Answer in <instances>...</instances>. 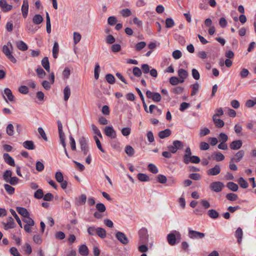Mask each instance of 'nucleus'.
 <instances>
[{
    "instance_id": "32",
    "label": "nucleus",
    "mask_w": 256,
    "mask_h": 256,
    "mask_svg": "<svg viewBox=\"0 0 256 256\" xmlns=\"http://www.w3.org/2000/svg\"><path fill=\"white\" fill-rule=\"evenodd\" d=\"M26 28L28 32L32 33H34L38 30V28L34 27V25L30 22H26Z\"/></svg>"
},
{
    "instance_id": "40",
    "label": "nucleus",
    "mask_w": 256,
    "mask_h": 256,
    "mask_svg": "<svg viewBox=\"0 0 256 256\" xmlns=\"http://www.w3.org/2000/svg\"><path fill=\"white\" fill-rule=\"evenodd\" d=\"M227 200L230 201H236L238 199V196L236 194L234 193L228 194L226 196Z\"/></svg>"
},
{
    "instance_id": "28",
    "label": "nucleus",
    "mask_w": 256,
    "mask_h": 256,
    "mask_svg": "<svg viewBox=\"0 0 256 256\" xmlns=\"http://www.w3.org/2000/svg\"><path fill=\"white\" fill-rule=\"evenodd\" d=\"M243 235L242 229L240 228H238L235 232V236L238 238V242L240 244Z\"/></svg>"
},
{
    "instance_id": "27",
    "label": "nucleus",
    "mask_w": 256,
    "mask_h": 256,
    "mask_svg": "<svg viewBox=\"0 0 256 256\" xmlns=\"http://www.w3.org/2000/svg\"><path fill=\"white\" fill-rule=\"evenodd\" d=\"M212 120L216 126L218 128H222L224 125V122L221 119L217 118H212Z\"/></svg>"
},
{
    "instance_id": "50",
    "label": "nucleus",
    "mask_w": 256,
    "mask_h": 256,
    "mask_svg": "<svg viewBox=\"0 0 256 256\" xmlns=\"http://www.w3.org/2000/svg\"><path fill=\"white\" fill-rule=\"evenodd\" d=\"M146 42H139L136 44L135 46L136 50L137 51H140L142 48H144L146 46Z\"/></svg>"
},
{
    "instance_id": "3",
    "label": "nucleus",
    "mask_w": 256,
    "mask_h": 256,
    "mask_svg": "<svg viewBox=\"0 0 256 256\" xmlns=\"http://www.w3.org/2000/svg\"><path fill=\"white\" fill-rule=\"evenodd\" d=\"M184 147L183 143L178 140L173 141L172 145H170L168 146V149L172 154L176 152L178 150H181Z\"/></svg>"
},
{
    "instance_id": "22",
    "label": "nucleus",
    "mask_w": 256,
    "mask_h": 256,
    "mask_svg": "<svg viewBox=\"0 0 256 256\" xmlns=\"http://www.w3.org/2000/svg\"><path fill=\"white\" fill-rule=\"evenodd\" d=\"M43 20V17L40 14H35L32 18V22L36 24H40Z\"/></svg>"
},
{
    "instance_id": "13",
    "label": "nucleus",
    "mask_w": 256,
    "mask_h": 256,
    "mask_svg": "<svg viewBox=\"0 0 256 256\" xmlns=\"http://www.w3.org/2000/svg\"><path fill=\"white\" fill-rule=\"evenodd\" d=\"M86 200V196L85 194H81L75 199V204L77 206H82L85 204Z\"/></svg>"
},
{
    "instance_id": "42",
    "label": "nucleus",
    "mask_w": 256,
    "mask_h": 256,
    "mask_svg": "<svg viewBox=\"0 0 256 256\" xmlns=\"http://www.w3.org/2000/svg\"><path fill=\"white\" fill-rule=\"evenodd\" d=\"M82 38L81 34L78 32H74L73 34L74 42L75 44L80 42Z\"/></svg>"
},
{
    "instance_id": "52",
    "label": "nucleus",
    "mask_w": 256,
    "mask_h": 256,
    "mask_svg": "<svg viewBox=\"0 0 256 256\" xmlns=\"http://www.w3.org/2000/svg\"><path fill=\"white\" fill-rule=\"evenodd\" d=\"M14 129L13 125L11 124H8L6 127V134L10 136H13L14 132Z\"/></svg>"
},
{
    "instance_id": "55",
    "label": "nucleus",
    "mask_w": 256,
    "mask_h": 256,
    "mask_svg": "<svg viewBox=\"0 0 256 256\" xmlns=\"http://www.w3.org/2000/svg\"><path fill=\"white\" fill-rule=\"evenodd\" d=\"M192 74L193 78L196 80H198L200 78L199 72L196 68H192Z\"/></svg>"
},
{
    "instance_id": "37",
    "label": "nucleus",
    "mask_w": 256,
    "mask_h": 256,
    "mask_svg": "<svg viewBox=\"0 0 256 256\" xmlns=\"http://www.w3.org/2000/svg\"><path fill=\"white\" fill-rule=\"evenodd\" d=\"M96 234L101 238H104L106 237V231L102 228H96Z\"/></svg>"
},
{
    "instance_id": "15",
    "label": "nucleus",
    "mask_w": 256,
    "mask_h": 256,
    "mask_svg": "<svg viewBox=\"0 0 256 256\" xmlns=\"http://www.w3.org/2000/svg\"><path fill=\"white\" fill-rule=\"evenodd\" d=\"M4 162L10 166H14L15 162L14 159L8 153H4L3 155Z\"/></svg>"
},
{
    "instance_id": "46",
    "label": "nucleus",
    "mask_w": 256,
    "mask_h": 256,
    "mask_svg": "<svg viewBox=\"0 0 256 256\" xmlns=\"http://www.w3.org/2000/svg\"><path fill=\"white\" fill-rule=\"evenodd\" d=\"M4 188L9 194H12L14 192V188L8 184H4Z\"/></svg>"
},
{
    "instance_id": "41",
    "label": "nucleus",
    "mask_w": 256,
    "mask_h": 256,
    "mask_svg": "<svg viewBox=\"0 0 256 256\" xmlns=\"http://www.w3.org/2000/svg\"><path fill=\"white\" fill-rule=\"evenodd\" d=\"M120 14L123 17L126 18V17H128L130 16H131L132 12H131L130 10L128 8H124V9L120 11Z\"/></svg>"
},
{
    "instance_id": "60",
    "label": "nucleus",
    "mask_w": 256,
    "mask_h": 256,
    "mask_svg": "<svg viewBox=\"0 0 256 256\" xmlns=\"http://www.w3.org/2000/svg\"><path fill=\"white\" fill-rule=\"evenodd\" d=\"M181 80H180L176 76H172L170 79V84L174 86H176L180 82Z\"/></svg>"
},
{
    "instance_id": "6",
    "label": "nucleus",
    "mask_w": 256,
    "mask_h": 256,
    "mask_svg": "<svg viewBox=\"0 0 256 256\" xmlns=\"http://www.w3.org/2000/svg\"><path fill=\"white\" fill-rule=\"evenodd\" d=\"M224 186V184L220 182H212L210 184V190L216 192H221Z\"/></svg>"
},
{
    "instance_id": "36",
    "label": "nucleus",
    "mask_w": 256,
    "mask_h": 256,
    "mask_svg": "<svg viewBox=\"0 0 256 256\" xmlns=\"http://www.w3.org/2000/svg\"><path fill=\"white\" fill-rule=\"evenodd\" d=\"M4 93L7 96V98L10 101L12 102L14 100V96L10 89L8 88H6L4 90Z\"/></svg>"
},
{
    "instance_id": "51",
    "label": "nucleus",
    "mask_w": 256,
    "mask_h": 256,
    "mask_svg": "<svg viewBox=\"0 0 256 256\" xmlns=\"http://www.w3.org/2000/svg\"><path fill=\"white\" fill-rule=\"evenodd\" d=\"M96 208L98 212H104L106 210V208L104 204L102 203H98L96 204Z\"/></svg>"
},
{
    "instance_id": "20",
    "label": "nucleus",
    "mask_w": 256,
    "mask_h": 256,
    "mask_svg": "<svg viewBox=\"0 0 256 256\" xmlns=\"http://www.w3.org/2000/svg\"><path fill=\"white\" fill-rule=\"evenodd\" d=\"M23 146L28 150H33L35 148V146L32 140H26L22 144Z\"/></svg>"
},
{
    "instance_id": "56",
    "label": "nucleus",
    "mask_w": 256,
    "mask_h": 256,
    "mask_svg": "<svg viewBox=\"0 0 256 256\" xmlns=\"http://www.w3.org/2000/svg\"><path fill=\"white\" fill-rule=\"evenodd\" d=\"M33 240L34 242L38 244H41L42 242V236L39 234H35L33 236Z\"/></svg>"
},
{
    "instance_id": "18",
    "label": "nucleus",
    "mask_w": 256,
    "mask_h": 256,
    "mask_svg": "<svg viewBox=\"0 0 256 256\" xmlns=\"http://www.w3.org/2000/svg\"><path fill=\"white\" fill-rule=\"evenodd\" d=\"M213 159L216 162H220L223 160L225 157L224 155L220 152H214L212 154Z\"/></svg>"
},
{
    "instance_id": "31",
    "label": "nucleus",
    "mask_w": 256,
    "mask_h": 256,
    "mask_svg": "<svg viewBox=\"0 0 256 256\" xmlns=\"http://www.w3.org/2000/svg\"><path fill=\"white\" fill-rule=\"evenodd\" d=\"M59 51V46L57 42H54L52 48V56L54 58H58V54Z\"/></svg>"
},
{
    "instance_id": "25",
    "label": "nucleus",
    "mask_w": 256,
    "mask_h": 256,
    "mask_svg": "<svg viewBox=\"0 0 256 256\" xmlns=\"http://www.w3.org/2000/svg\"><path fill=\"white\" fill-rule=\"evenodd\" d=\"M178 75L180 78L182 79L180 82H184V79L187 78L188 74V72L186 70L182 68H180L178 70Z\"/></svg>"
},
{
    "instance_id": "33",
    "label": "nucleus",
    "mask_w": 256,
    "mask_h": 256,
    "mask_svg": "<svg viewBox=\"0 0 256 256\" xmlns=\"http://www.w3.org/2000/svg\"><path fill=\"white\" fill-rule=\"evenodd\" d=\"M124 151L129 156H132L134 154V150L132 148V147L130 146H126L125 148Z\"/></svg>"
},
{
    "instance_id": "57",
    "label": "nucleus",
    "mask_w": 256,
    "mask_h": 256,
    "mask_svg": "<svg viewBox=\"0 0 256 256\" xmlns=\"http://www.w3.org/2000/svg\"><path fill=\"white\" fill-rule=\"evenodd\" d=\"M23 221L26 223V224L28 225H34V220L30 217V216L24 217L23 219Z\"/></svg>"
},
{
    "instance_id": "1",
    "label": "nucleus",
    "mask_w": 256,
    "mask_h": 256,
    "mask_svg": "<svg viewBox=\"0 0 256 256\" xmlns=\"http://www.w3.org/2000/svg\"><path fill=\"white\" fill-rule=\"evenodd\" d=\"M9 46H10L11 48H12V44L10 42H8L7 45H4L3 46L2 50V52L12 63H16V60L12 54V52L8 48Z\"/></svg>"
},
{
    "instance_id": "47",
    "label": "nucleus",
    "mask_w": 256,
    "mask_h": 256,
    "mask_svg": "<svg viewBox=\"0 0 256 256\" xmlns=\"http://www.w3.org/2000/svg\"><path fill=\"white\" fill-rule=\"evenodd\" d=\"M188 164L190 162L194 164H198L200 161V158L196 156H192L189 158H188Z\"/></svg>"
},
{
    "instance_id": "12",
    "label": "nucleus",
    "mask_w": 256,
    "mask_h": 256,
    "mask_svg": "<svg viewBox=\"0 0 256 256\" xmlns=\"http://www.w3.org/2000/svg\"><path fill=\"white\" fill-rule=\"evenodd\" d=\"M242 142L241 140H236L230 144V148L232 150H238L242 147Z\"/></svg>"
},
{
    "instance_id": "45",
    "label": "nucleus",
    "mask_w": 256,
    "mask_h": 256,
    "mask_svg": "<svg viewBox=\"0 0 256 256\" xmlns=\"http://www.w3.org/2000/svg\"><path fill=\"white\" fill-rule=\"evenodd\" d=\"M174 26V22L172 18H167L166 20V28H171Z\"/></svg>"
},
{
    "instance_id": "24",
    "label": "nucleus",
    "mask_w": 256,
    "mask_h": 256,
    "mask_svg": "<svg viewBox=\"0 0 256 256\" xmlns=\"http://www.w3.org/2000/svg\"><path fill=\"white\" fill-rule=\"evenodd\" d=\"M154 110H156V112L154 113L156 115H160L162 114V110L158 108L156 105L151 104L149 106V112L150 114L154 113Z\"/></svg>"
},
{
    "instance_id": "49",
    "label": "nucleus",
    "mask_w": 256,
    "mask_h": 256,
    "mask_svg": "<svg viewBox=\"0 0 256 256\" xmlns=\"http://www.w3.org/2000/svg\"><path fill=\"white\" fill-rule=\"evenodd\" d=\"M228 136L224 132H221L220 134L218 136L220 142H226L228 141Z\"/></svg>"
},
{
    "instance_id": "17",
    "label": "nucleus",
    "mask_w": 256,
    "mask_h": 256,
    "mask_svg": "<svg viewBox=\"0 0 256 256\" xmlns=\"http://www.w3.org/2000/svg\"><path fill=\"white\" fill-rule=\"evenodd\" d=\"M192 156V152L190 148L188 147L185 150V154L183 157V162L185 164H188L189 158Z\"/></svg>"
},
{
    "instance_id": "5",
    "label": "nucleus",
    "mask_w": 256,
    "mask_h": 256,
    "mask_svg": "<svg viewBox=\"0 0 256 256\" xmlns=\"http://www.w3.org/2000/svg\"><path fill=\"white\" fill-rule=\"evenodd\" d=\"M188 236L191 239L203 238L205 236V234L198 231L194 230L188 228Z\"/></svg>"
},
{
    "instance_id": "23",
    "label": "nucleus",
    "mask_w": 256,
    "mask_h": 256,
    "mask_svg": "<svg viewBox=\"0 0 256 256\" xmlns=\"http://www.w3.org/2000/svg\"><path fill=\"white\" fill-rule=\"evenodd\" d=\"M16 211L20 214L22 215L24 218L30 216L26 208L22 207H17Z\"/></svg>"
},
{
    "instance_id": "7",
    "label": "nucleus",
    "mask_w": 256,
    "mask_h": 256,
    "mask_svg": "<svg viewBox=\"0 0 256 256\" xmlns=\"http://www.w3.org/2000/svg\"><path fill=\"white\" fill-rule=\"evenodd\" d=\"M116 237L117 240L123 244H127L129 242V240L126 235L122 232H117L116 233Z\"/></svg>"
},
{
    "instance_id": "30",
    "label": "nucleus",
    "mask_w": 256,
    "mask_h": 256,
    "mask_svg": "<svg viewBox=\"0 0 256 256\" xmlns=\"http://www.w3.org/2000/svg\"><path fill=\"white\" fill-rule=\"evenodd\" d=\"M227 188L233 192H236L238 190V186L233 182H228L226 184Z\"/></svg>"
},
{
    "instance_id": "58",
    "label": "nucleus",
    "mask_w": 256,
    "mask_h": 256,
    "mask_svg": "<svg viewBox=\"0 0 256 256\" xmlns=\"http://www.w3.org/2000/svg\"><path fill=\"white\" fill-rule=\"evenodd\" d=\"M158 181L160 184H165L166 182V177L162 174H158L157 176Z\"/></svg>"
},
{
    "instance_id": "16",
    "label": "nucleus",
    "mask_w": 256,
    "mask_h": 256,
    "mask_svg": "<svg viewBox=\"0 0 256 256\" xmlns=\"http://www.w3.org/2000/svg\"><path fill=\"white\" fill-rule=\"evenodd\" d=\"M244 155V150H240L236 153L234 158H231L232 162H238L240 161Z\"/></svg>"
},
{
    "instance_id": "26",
    "label": "nucleus",
    "mask_w": 256,
    "mask_h": 256,
    "mask_svg": "<svg viewBox=\"0 0 256 256\" xmlns=\"http://www.w3.org/2000/svg\"><path fill=\"white\" fill-rule=\"evenodd\" d=\"M42 64L44 68L48 72H50V66L48 57H44L42 60Z\"/></svg>"
},
{
    "instance_id": "34",
    "label": "nucleus",
    "mask_w": 256,
    "mask_h": 256,
    "mask_svg": "<svg viewBox=\"0 0 256 256\" xmlns=\"http://www.w3.org/2000/svg\"><path fill=\"white\" fill-rule=\"evenodd\" d=\"M238 182L240 186L243 188H246L248 186V182L242 177L238 179Z\"/></svg>"
},
{
    "instance_id": "14",
    "label": "nucleus",
    "mask_w": 256,
    "mask_h": 256,
    "mask_svg": "<svg viewBox=\"0 0 256 256\" xmlns=\"http://www.w3.org/2000/svg\"><path fill=\"white\" fill-rule=\"evenodd\" d=\"M28 12V0H24L22 6V12L24 18H26Z\"/></svg>"
},
{
    "instance_id": "54",
    "label": "nucleus",
    "mask_w": 256,
    "mask_h": 256,
    "mask_svg": "<svg viewBox=\"0 0 256 256\" xmlns=\"http://www.w3.org/2000/svg\"><path fill=\"white\" fill-rule=\"evenodd\" d=\"M55 178L58 182H62L64 180L62 174L60 172H57L55 174Z\"/></svg>"
},
{
    "instance_id": "61",
    "label": "nucleus",
    "mask_w": 256,
    "mask_h": 256,
    "mask_svg": "<svg viewBox=\"0 0 256 256\" xmlns=\"http://www.w3.org/2000/svg\"><path fill=\"white\" fill-rule=\"evenodd\" d=\"M36 71L38 76L40 78H44L46 74V72L42 68H38Z\"/></svg>"
},
{
    "instance_id": "38",
    "label": "nucleus",
    "mask_w": 256,
    "mask_h": 256,
    "mask_svg": "<svg viewBox=\"0 0 256 256\" xmlns=\"http://www.w3.org/2000/svg\"><path fill=\"white\" fill-rule=\"evenodd\" d=\"M18 48L22 51H25L28 50V46L23 41H19L16 43Z\"/></svg>"
},
{
    "instance_id": "64",
    "label": "nucleus",
    "mask_w": 256,
    "mask_h": 256,
    "mask_svg": "<svg viewBox=\"0 0 256 256\" xmlns=\"http://www.w3.org/2000/svg\"><path fill=\"white\" fill-rule=\"evenodd\" d=\"M130 132L131 129L129 127L124 128L121 130L122 134L125 136H128L130 134Z\"/></svg>"
},
{
    "instance_id": "53",
    "label": "nucleus",
    "mask_w": 256,
    "mask_h": 256,
    "mask_svg": "<svg viewBox=\"0 0 256 256\" xmlns=\"http://www.w3.org/2000/svg\"><path fill=\"white\" fill-rule=\"evenodd\" d=\"M191 86L192 87V91L191 92V95L193 96L196 94L197 93L199 89V84L197 82H196L195 84H192Z\"/></svg>"
},
{
    "instance_id": "10",
    "label": "nucleus",
    "mask_w": 256,
    "mask_h": 256,
    "mask_svg": "<svg viewBox=\"0 0 256 256\" xmlns=\"http://www.w3.org/2000/svg\"><path fill=\"white\" fill-rule=\"evenodd\" d=\"M0 7L4 12H9L12 8V6L8 4L6 0H0Z\"/></svg>"
},
{
    "instance_id": "63",
    "label": "nucleus",
    "mask_w": 256,
    "mask_h": 256,
    "mask_svg": "<svg viewBox=\"0 0 256 256\" xmlns=\"http://www.w3.org/2000/svg\"><path fill=\"white\" fill-rule=\"evenodd\" d=\"M117 20L114 16H110L108 19V22L110 26H114L116 24Z\"/></svg>"
},
{
    "instance_id": "44",
    "label": "nucleus",
    "mask_w": 256,
    "mask_h": 256,
    "mask_svg": "<svg viewBox=\"0 0 256 256\" xmlns=\"http://www.w3.org/2000/svg\"><path fill=\"white\" fill-rule=\"evenodd\" d=\"M10 212L11 214L14 216V217L16 218V222H18V224L20 225V227L21 228H22V222H21L20 218H19L16 212L12 209H10Z\"/></svg>"
},
{
    "instance_id": "21",
    "label": "nucleus",
    "mask_w": 256,
    "mask_h": 256,
    "mask_svg": "<svg viewBox=\"0 0 256 256\" xmlns=\"http://www.w3.org/2000/svg\"><path fill=\"white\" fill-rule=\"evenodd\" d=\"M171 134V130L168 129H166L164 130H162L158 132V136L160 138H165L168 137Z\"/></svg>"
},
{
    "instance_id": "43",
    "label": "nucleus",
    "mask_w": 256,
    "mask_h": 256,
    "mask_svg": "<svg viewBox=\"0 0 256 256\" xmlns=\"http://www.w3.org/2000/svg\"><path fill=\"white\" fill-rule=\"evenodd\" d=\"M148 170L152 174H156L158 172L157 167L154 164H149L148 165Z\"/></svg>"
},
{
    "instance_id": "35",
    "label": "nucleus",
    "mask_w": 256,
    "mask_h": 256,
    "mask_svg": "<svg viewBox=\"0 0 256 256\" xmlns=\"http://www.w3.org/2000/svg\"><path fill=\"white\" fill-rule=\"evenodd\" d=\"M208 214L212 218H217L219 216V214L215 210L211 209L208 210Z\"/></svg>"
},
{
    "instance_id": "11",
    "label": "nucleus",
    "mask_w": 256,
    "mask_h": 256,
    "mask_svg": "<svg viewBox=\"0 0 256 256\" xmlns=\"http://www.w3.org/2000/svg\"><path fill=\"white\" fill-rule=\"evenodd\" d=\"M104 133L106 136L114 138L116 137V132L112 126H106L104 128Z\"/></svg>"
},
{
    "instance_id": "59",
    "label": "nucleus",
    "mask_w": 256,
    "mask_h": 256,
    "mask_svg": "<svg viewBox=\"0 0 256 256\" xmlns=\"http://www.w3.org/2000/svg\"><path fill=\"white\" fill-rule=\"evenodd\" d=\"M34 196L40 199L44 196L43 191L41 189L38 190L34 193Z\"/></svg>"
},
{
    "instance_id": "8",
    "label": "nucleus",
    "mask_w": 256,
    "mask_h": 256,
    "mask_svg": "<svg viewBox=\"0 0 256 256\" xmlns=\"http://www.w3.org/2000/svg\"><path fill=\"white\" fill-rule=\"evenodd\" d=\"M221 171L220 166L218 164H216L212 168H210L206 172L208 176H214L218 174Z\"/></svg>"
},
{
    "instance_id": "29",
    "label": "nucleus",
    "mask_w": 256,
    "mask_h": 256,
    "mask_svg": "<svg viewBox=\"0 0 256 256\" xmlns=\"http://www.w3.org/2000/svg\"><path fill=\"white\" fill-rule=\"evenodd\" d=\"M63 92L64 95V100L66 102L68 100L71 94L70 88L68 86L65 87Z\"/></svg>"
},
{
    "instance_id": "2",
    "label": "nucleus",
    "mask_w": 256,
    "mask_h": 256,
    "mask_svg": "<svg viewBox=\"0 0 256 256\" xmlns=\"http://www.w3.org/2000/svg\"><path fill=\"white\" fill-rule=\"evenodd\" d=\"M180 238V234L179 232L174 230L167 236V240L168 243L174 246L176 244V238Z\"/></svg>"
},
{
    "instance_id": "19",
    "label": "nucleus",
    "mask_w": 256,
    "mask_h": 256,
    "mask_svg": "<svg viewBox=\"0 0 256 256\" xmlns=\"http://www.w3.org/2000/svg\"><path fill=\"white\" fill-rule=\"evenodd\" d=\"M78 252L80 255L83 256H86L88 254V248L85 244H82L80 246Z\"/></svg>"
},
{
    "instance_id": "48",
    "label": "nucleus",
    "mask_w": 256,
    "mask_h": 256,
    "mask_svg": "<svg viewBox=\"0 0 256 256\" xmlns=\"http://www.w3.org/2000/svg\"><path fill=\"white\" fill-rule=\"evenodd\" d=\"M106 80L110 84H114L115 83V78L112 74H107L106 76Z\"/></svg>"
},
{
    "instance_id": "4",
    "label": "nucleus",
    "mask_w": 256,
    "mask_h": 256,
    "mask_svg": "<svg viewBox=\"0 0 256 256\" xmlns=\"http://www.w3.org/2000/svg\"><path fill=\"white\" fill-rule=\"evenodd\" d=\"M146 94L148 98L152 99L154 102H158L161 100L162 96L158 92H152L148 90Z\"/></svg>"
},
{
    "instance_id": "39",
    "label": "nucleus",
    "mask_w": 256,
    "mask_h": 256,
    "mask_svg": "<svg viewBox=\"0 0 256 256\" xmlns=\"http://www.w3.org/2000/svg\"><path fill=\"white\" fill-rule=\"evenodd\" d=\"M138 178L141 182H148L150 178L146 174L142 173H139L137 175Z\"/></svg>"
},
{
    "instance_id": "62",
    "label": "nucleus",
    "mask_w": 256,
    "mask_h": 256,
    "mask_svg": "<svg viewBox=\"0 0 256 256\" xmlns=\"http://www.w3.org/2000/svg\"><path fill=\"white\" fill-rule=\"evenodd\" d=\"M12 172L10 170H6L4 172L3 174L4 179L7 182H8V178L12 177Z\"/></svg>"
},
{
    "instance_id": "9",
    "label": "nucleus",
    "mask_w": 256,
    "mask_h": 256,
    "mask_svg": "<svg viewBox=\"0 0 256 256\" xmlns=\"http://www.w3.org/2000/svg\"><path fill=\"white\" fill-rule=\"evenodd\" d=\"M2 224L4 226V228L5 230L13 228L16 226V224L14 223V220L11 216H10L8 218L6 222H3Z\"/></svg>"
}]
</instances>
